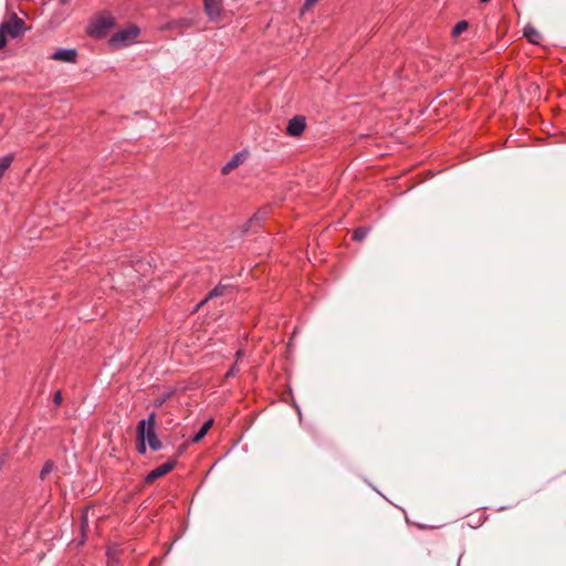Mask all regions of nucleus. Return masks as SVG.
<instances>
[{
  "mask_svg": "<svg viewBox=\"0 0 566 566\" xmlns=\"http://www.w3.org/2000/svg\"><path fill=\"white\" fill-rule=\"evenodd\" d=\"M140 30L137 25H129L127 28L118 30L109 39V45L113 49H120L130 45L135 42L139 35Z\"/></svg>",
  "mask_w": 566,
  "mask_h": 566,
  "instance_id": "nucleus-3",
  "label": "nucleus"
},
{
  "mask_svg": "<svg viewBox=\"0 0 566 566\" xmlns=\"http://www.w3.org/2000/svg\"><path fill=\"white\" fill-rule=\"evenodd\" d=\"M239 371V368L237 366V364H234L226 374V377L229 378V377H233L237 375V373Z\"/></svg>",
  "mask_w": 566,
  "mask_h": 566,
  "instance_id": "nucleus-18",
  "label": "nucleus"
},
{
  "mask_svg": "<svg viewBox=\"0 0 566 566\" xmlns=\"http://www.w3.org/2000/svg\"><path fill=\"white\" fill-rule=\"evenodd\" d=\"M62 399L63 398H62V392L61 391L54 392V395H53V402H54V405L60 406L61 402H62Z\"/></svg>",
  "mask_w": 566,
  "mask_h": 566,
  "instance_id": "nucleus-19",
  "label": "nucleus"
},
{
  "mask_svg": "<svg viewBox=\"0 0 566 566\" xmlns=\"http://www.w3.org/2000/svg\"><path fill=\"white\" fill-rule=\"evenodd\" d=\"M305 127V117L301 115L294 116L287 123L286 134L290 136L298 137L303 134Z\"/></svg>",
  "mask_w": 566,
  "mask_h": 566,
  "instance_id": "nucleus-5",
  "label": "nucleus"
},
{
  "mask_svg": "<svg viewBox=\"0 0 566 566\" xmlns=\"http://www.w3.org/2000/svg\"><path fill=\"white\" fill-rule=\"evenodd\" d=\"M480 1H481V2H483V3H486V2H489L490 0H480Z\"/></svg>",
  "mask_w": 566,
  "mask_h": 566,
  "instance_id": "nucleus-21",
  "label": "nucleus"
},
{
  "mask_svg": "<svg viewBox=\"0 0 566 566\" xmlns=\"http://www.w3.org/2000/svg\"><path fill=\"white\" fill-rule=\"evenodd\" d=\"M76 56L77 52L74 49H59L51 55V59L66 63H74L76 61Z\"/></svg>",
  "mask_w": 566,
  "mask_h": 566,
  "instance_id": "nucleus-8",
  "label": "nucleus"
},
{
  "mask_svg": "<svg viewBox=\"0 0 566 566\" xmlns=\"http://www.w3.org/2000/svg\"><path fill=\"white\" fill-rule=\"evenodd\" d=\"M172 396V391H168L166 392L165 395H163L161 397L157 398L155 401H154V405L155 407H160L161 405H164L170 397Z\"/></svg>",
  "mask_w": 566,
  "mask_h": 566,
  "instance_id": "nucleus-17",
  "label": "nucleus"
},
{
  "mask_svg": "<svg viewBox=\"0 0 566 566\" xmlns=\"http://www.w3.org/2000/svg\"><path fill=\"white\" fill-rule=\"evenodd\" d=\"M224 291H226V286L218 285L212 291H210V293L205 298V301H208L209 298H212V297L221 296L224 294Z\"/></svg>",
  "mask_w": 566,
  "mask_h": 566,
  "instance_id": "nucleus-15",
  "label": "nucleus"
},
{
  "mask_svg": "<svg viewBox=\"0 0 566 566\" xmlns=\"http://www.w3.org/2000/svg\"><path fill=\"white\" fill-rule=\"evenodd\" d=\"M114 25V17L111 14L101 15L88 25V34L96 39L104 38Z\"/></svg>",
  "mask_w": 566,
  "mask_h": 566,
  "instance_id": "nucleus-4",
  "label": "nucleus"
},
{
  "mask_svg": "<svg viewBox=\"0 0 566 566\" xmlns=\"http://www.w3.org/2000/svg\"><path fill=\"white\" fill-rule=\"evenodd\" d=\"M368 231H369V229L365 228V227L357 228L353 232V239L355 241H363L366 238Z\"/></svg>",
  "mask_w": 566,
  "mask_h": 566,
  "instance_id": "nucleus-12",
  "label": "nucleus"
},
{
  "mask_svg": "<svg viewBox=\"0 0 566 566\" xmlns=\"http://www.w3.org/2000/svg\"><path fill=\"white\" fill-rule=\"evenodd\" d=\"M248 157H249L248 150H242V151L234 154L232 156V158L226 165L222 166L221 174L222 175L230 174L233 169H235L237 167L242 165L248 159Z\"/></svg>",
  "mask_w": 566,
  "mask_h": 566,
  "instance_id": "nucleus-7",
  "label": "nucleus"
},
{
  "mask_svg": "<svg viewBox=\"0 0 566 566\" xmlns=\"http://www.w3.org/2000/svg\"><path fill=\"white\" fill-rule=\"evenodd\" d=\"M205 10L209 15L210 20L217 21L221 14V7L217 0H203Z\"/></svg>",
  "mask_w": 566,
  "mask_h": 566,
  "instance_id": "nucleus-9",
  "label": "nucleus"
},
{
  "mask_svg": "<svg viewBox=\"0 0 566 566\" xmlns=\"http://www.w3.org/2000/svg\"><path fill=\"white\" fill-rule=\"evenodd\" d=\"M212 423H213L212 419L207 420L201 426V428L198 430V432L193 436L192 441L193 442H199L208 433V431L212 427Z\"/></svg>",
  "mask_w": 566,
  "mask_h": 566,
  "instance_id": "nucleus-11",
  "label": "nucleus"
},
{
  "mask_svg": "<svg viewBox=\"0 0 566 566\" xmlns=\"http://www.w3.org/2000/svg\"><path fill=\"white\" fill-rule=\"evenodd\" d=\"M467 29H468V22H467V21H460V22H458V23L454 25V28H453V30H452V34H453L454 36H458V35H460L462 32H464Z\"/></svg>",
  "mask_w": 566,
  "mask_h": 566,
  "instance_id": "nucleus-14",
  "label": "nucleus"
},
{
  "mask_svg": "<svg viewBox=\"0 0 566 566\" xmlns=\"http://www.w3.org/2000/svg\"><path fill=\"white\" fill-rule=\"evenodd\" d=\"M156 415L151 412L147 419H143L137 424V451L140 454L146 453V442L149 448L157 451L161 448V442L155 432Z\"/></svg>",
  "mask_w": 566,
  "mask_h": 566,
  "instance_id": "nucleus-1",
  "label": "nucleus"
},
{
  "mask_svg": "<svg viewBox=\"0 0 566 566\" xmlns=\"http://www.w3.org/2000/svg\"><path fill=\"white\" fill-rule=\"evenodd\" d=\"M25 31L24 21L13 13L9 20L0 24V50L7 45L8 36L15 39Z\"/></svg>",
  "mask_w": 566,
  "mask_h": 566,
  "instance_id": "nucleus-2",
  "label": "nucleus"
},
{
  "mask_svg": "<svg viewBox=\"0 0 566 566\" xmlns=\"http://www.w3.org/2000/svg\"><path fill=\"white\" fill-rule=\"evenodd\" d=\"M54 469V463L52 461H46L40 472V478L44 480L48 474H50Z\"/></svg>",
  "mask_w": 566,
  "mask_h": 566,
  "instance_id": "nucleus-13",
  "label": "nucleus"
},
{
  "mask_svg": "<svg viewBox=\"0 0 566 566\" xmlns=\"http://www.w3.org/2000/svg\"><path fill=\"white\" fill-rule=\"evenodd\" d=\"M235 355H237V359H239V357L242 355V352L238 350Z\"/></svg>",
  "mask_w": 566,
  "mask_h": 566,
  "instance_id": "nucleus-20",
  "label": "nucleus"
},
{
  "mask_svg": "<svg viewBox=\"0 0 566 566\" xmlns=\"http://www.w3.org/2000/svg\"><path fill=\"white\" fill-rule=\"evenodd\" d=\"M524 36L533 44H539L542 34L532 25L524 28Z\"/></svg>",
  "mask_w": 566,
  "mask_h": 566,
  "instance_id": "nucleus-10",
  "label": "nucleus"
},
{
  "mask_svg": "<svg viewBox=\"0 0 566 566\" xmlns=\"http://www.w3.org/2000/svg\"><path fill=\"white\" fill-rule=\"evenodd\" d=\"M176 465V462L175 461H168L155 469H153L145 478V482L147 484H150L153 483L155 480L166 475L167 473H169L170 471L174 470Z\"/></svg>",
  "mask_w": 566,
  "mask_h": 566,
  "instance_id": "nucleus-6",
  "label": "nucleus"
},
{
  "mask_svg": "<svg viewBox=\"0 0 566 566\" xmlns=\"http://www.w3.org/2000/svg\"><path fill=\"white\" fill-rule=\"evenodd\" d=\"M319 0H305L302 8L301 14L303 15L306 11L311 10Z\"/></svg>",
  "mask_w": 566,
  "mask_h": 566,
  "instance_id": "nucleus-16",
  "label": "nucleus"
}]
</instances>
